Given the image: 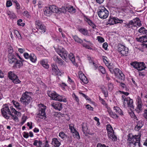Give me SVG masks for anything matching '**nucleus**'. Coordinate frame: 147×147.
<instances>
[{
    "mask_svg": "<svg viewBox=\"0 0 147 147\" xmlns=\"http://www.w3.org/2000/svg\"><path fill=\"white\" fill-rule=\"evenodd\" d=\"M66 7H62L59 9V13H65L66 12Z\"/></svg>",
    "mask_w": 147,
    "mask_h": 147,
    "instance_id": "obj_41",
    "label": "nucleus"
},
{
    "mask_svg": "<svg viewBox=\"0 0 147 147\" xmlns=\"http://www.w3.org/2000/svg\"><path fill=\"white\" fill-rule=\"evenodd\" d=\"M79 93L81 94L82 96L84 97L86 100L90 101L91 99L89 98L85 94L83 93H82L80 92H79Z\"/></svg>",
    "mask_w": 147,
    "mask_h": 147,
    "instance_id": "obj_48",
    "label": "nucleus"
},
{
    "mask_svg": "<svg viewBox=\"0 0 147 147\" xmlns=\"http://www.w3.org/2000/svg\"><path fill=\"white\" fill-rule=\"evenodd\" d=\"M72 96L74 100L76 101L77 102L79 103V99L74 93H73L72 94Z\"/></svg>",
    "mask_w": 147,
    "mask_h": 147,
    "instance_id": "obj_43",
    "label": "nucleus"
},
{
    "mask_svg": "<svg viewBox=\"0 0 147 147\" xmlns=\"http://www.w3.org/2000/svg\"><path fill=\"white\" fill-rule=\"evenodd\" d=\"M108 90L109 91H111L113 88V86L112 84L110 83L108 84Z\"/></svg>",
    "mask_w": 147,
    "mask_h": 147,
    "instance_id": "obj_44",
    "label": "nucleus"
},
{
    "mask_svg": "<svg viewBox=\"0 0 147 147\" xmlns=\"http://www.w3.org/2000/svg\"><path fill=\"white\" fill-rule=\"evenodd\" d=\"M23 15L24 16H26L28 18H29L30 15L28 12L27 11H24L23 13Z\"/></svg>",
    "mask_w": 147,
    "mask_h": 147,
    "instance_id": "obj_64",
    "label": "nucleus"
},
{
    "mask_svg": "<svg viewBox=\"0 0 147 147\" xmlns=\"http://www.w3.org/2000/svg\"><path fill=\"white\" fill-rule=\"evenodd\" d=\"M99 100L100 101L101 103L104 105H106V103L105 101L101 97H99Z\"/></svg>",
    "mask_w": 147,
    "mask_h": 147,
    "instance_id": "obj_59",
    "label": "nucleus"
},
{
    "mask_svg": "<svg viewBox=\"0 0 147 147\" xmlns=\"http://www.w3.org/2000/svg\"><path fill=\"white\" fill-rule=\"evenodd\" d=\"M143 126V125L142 124L141 122L139 121L138 123L137 124V126L138 127V128H141Z\"/></svg>",
    "mask_w": 147,
    "mask_h": 147,
    "instance_id": "obj_58",
    "label": "nucleus"
},
{
    "mask_svg": "<svg viewBox=\"0 0 147 147\" xmlns=\"http://www.w3.org/2000/svg\"><path fill=\"white\" fill-rule=\"evenodd\" d=\"M44 13L45 15L48 16H50L52 13L51 11L49 9V7L44 11Z\"/></svg>",
    "mask_w": 147,
    "mask_h": 147,
    "instance_id": "obj_33",
    "label": "nucleus"
},
{
    "mask_svg": "<svg viewBox=\"0 0 147 147\" xmlns=\"http://www.w3.org/2000/svg\"><path fill=\"white\" fill-rule=\"evenodd\" d=\"M79 78L84 83L86 84L88 82V80L85 75L81 71L78 73Z\"/></svg>",
    "mask_w": 147,
    "mask_h": 147,
    "instance_id": "obj_15",
    "label": "nucleus"
},
{
    "mask_svg": "<svg viewBox=\"0 0 147 147\" xmlns=\"http://www.w3.org/2000/svg\"><path fill=\"white\" fill-rule=\"evenodd\" d=\"M109 115L112 118L115 119L117 118L118 117L117 114L113 113L111 110H108Z\"/></svg>",
    "mask_w": 147,
    "mask_h": 147,
    "instance_id": "obj_27",
    "label": "nucleus"
},
{
    "mask_svg": "<svg viewBox=\"0 0 147 147\" xmlns=\"http://www.w3.org/2000/svg\"><path fill=\"white\" fill-rule=\"evenodd\" d=\"M29 59L33 63H35L36 61V57L33 53H31Z\"/></svg>",
    "mask_w": 147,
    "mask_h": 147,
    "instance_id": "obj_28",
    "label": "nucleus"
},
{
    "mask_svg": "<svg viewBox=\"0 0 147 147\" xmlns=\"http://www.w3.org/2000/svg\"><path fill=\"white\" fill-rule=\"evenodd\" d=\"M32 94L31 92L26 91L22 94L20 100L24 105L26 106L30 103L32 99L31 96Z\"/></svg>",
    "mask_w": 147,
    "mask_h": 147,
    "instance_id": "obj_3",
    "label": "nucleus"
},
{
    "mask_svg": "<svg viewBox=\"0 0 147 147\" xmlns=\"http://www.w3.org/2000/svg\"><path fill=\"white\" fill-rule=\"evenodd\" d=\"M35 24L36 26V28L38 30V28L42 25L43 24L41 21L38 20H36L35 22Z\"/></svg>",
    "mask_w": 147,
    "mask_h": 147,
    "instance_id": "obj_37",
    "label": "nucleus"
},
{
    "mask_svg": "<svg viewBox=\"0 0 147 147\" xmlns=\"http://www.w3.org/2000/svg\"><path fill=\"white\" fill-rule=\"evenodd\" d=\"M46 106L43 104L39 105L38 112L37 114V117L40 118L45 119L46 118L45 109Z\"/></svg>",
    "mask_w": 147,
    "mask_h": 147,
    "instance_id": "obj_5",
    "label": "nucleus"
},
{
    "mask_svg": "<svg viewBox=\"0 0 147 147\" xmlns=\"http://www.w3.org/2000/svg\"><path fill=\"white\" fill-rule=\"evenodd\" d=\"M98 13L99 17L101 18L104 19L109 16V12L104 7H100L98 10Z\"/></svg>",
    "mask_w": 147,
    "mask_h": 147,
    "instance_id": "obj_6",
    "label": "nucleus"
},
{
    "mask_svg": "<svg viewBox=\"0 0 147 147\" xmlns=\"http://www.w3.org/2000/svg\"><path fill=\"white\" fill-rule=\"evenodd\" d=\"M38 29L41 30V33H44L45 32L46 30L45 26H44V25H43L38 28Z\"/></svg>",
    "mask_w": 147,
    "mask_h": 147,
    "instance_id": "obj_36",
    "label": "nucleus"
},
{
    "mask_svg": "<svg viewBox=\"0 0 147 147\" xmlns=\"http://www.w3.org/2000/svg\"><path fill=\"white\" fill-rule=\"evenodd\" d=\"M129 49L124 45L119 44L118 46V51L122 56H127L128 53Z\"/></svg>",
    "mask_w": 147,
    "mask_h": 147,
    "instance_id": "obj_7",
    "label": "nucleus"
},
{
    "mask_svg": "<svg viewBox=\"0 0 147 147\" xmlns=\"http://www.w3.org/2000/svg\"><path fill=\"white\" fill-rule=\"evenodd\" d=\"M51 144L55 146V147H59L61 144L60 143L56 138H54L53 139Z\"/></svg>",
    "mask_w": 147,
    "mask_h": 147,
    "instance_id": "obj_19",
    "label": "nucleus"
},
{
    "mask_svg": "<svg viewBox=\"0 0 147 147\" xmlns=\"http://www.w3.org/2000/svg\"><path fill=\"white\" fill-rule=\"evenodd\" d=\"M40 64L46 69H48L49 67V65L47 63L46 60H42L40 61Z\"/></svg>",
    "mask_w": 147,
    "mask_h": 147,
    "instance_id": "obj_22",
    "label": "nucleus"
},
{
    "mask_svg": "<svg viewBox=\"0 0 147 147\" xmlns=\"http://www.w3.org/2000/svg\"><path fill=\"white\" fill-rule=\"evenodd\" d=\"M17 59L13 54L9 53L8 54V61L10 63L15 64Z\"/></svg>",
    "mask_w": 147,
    "mask_h": 147,
    "instance_id": "obj_13",
    "label": "nucleus"
},
{
    "mask_svg": "<svg viewBox=\"0 0 147 147\" xmlns=\"http://www.w3.org/2000/svg\"><path fill=\"white\" fill-rule=\"evenodd\" d=\"M123 102V106L125 107H128L130 109H134L133 106V101L132 99H131L129 97H127V98Z\"/></svg>",
    "mask_w": 147,
    "mask_h": 147,
    "instance_id": "obj_11",
    "label": "nucleus"
},
{
    "mask_svg": "<svg viewBox=\"0 0 147 147\" xmlns=\"http://www.w3.org/2000/svg\"><path fill=\"white\" fill-rule=\"evenodd\" d=\"M49 9L51 11L52 13H59V9L55 5H51L49 7Z\"/></svg>",
    "mask_w": 147,
    "mask_h": 147,
    "instance_id": "obj_18",
    "label": "nucleus"
},
{
    "mask_svg": "<svg viewBox=\"0 0 147 147\" xmlns=\"http://www.w3.org/2000/svg\"><path fill=\"white\" fill-rule=\"evenodd\" d=\"M143 103H139L137 104V107L136 109V111L138 113L142 111V110Z\"/></svg>",
    "mask_w": 147,
    "mask_h": 147,
    "instance_id": "obj_26",
    "label": "nucleus"
},
{
    "mask_svg": "<svg viewBox=\"0 0 147 147\" xmlns=\"http://www.w3.org/2000/svg\"><path fill=\"white\" fill-rule=\"evenodd\" d=\"M144 117L147 120V110L145 109L144 111V113L143 114Z\"/></svg>",
    "mask_w": 147,
    "mask_h": 147,
    "instance_id": "obj_61",
    "label": "nucleus"
},
{
    "mask_svg": "<svg viewBox=\"0 0 147 147\" xmlns=\"http://www.w3.org/2000/svg\"><path fill=\"white\" fill-rule=\"evenodd\" d=\"M107 130L108 136H110L111 135H112L114 134L113 129H107Z\"/></svg>",
    "mask_w": 147,
    "mask_h": 147,
    "instance_id": "obj_45",
    "label": "nucleus"
},
{
    "mask_svg": "<svg viewBox=\"0 0 147 147\" xmlns=\"http://www.w3.org/2000/svg\"><path fill=\"white\" fill-rule=\"evenodd\" d=\"M68 56L69 59L73 63H75L74 56L73 53H70L69 55Z\"/></svg>",
    "mask_w": 147,
    "mask_h": 147,
    "instance_id": "obj_34",
    "label": "nucleus"
},
{
    "mask_svg": "<svg viewBox=\"0 0 147 147\" xmlns=\"http://www.w3.org/2000/svg\"><path fill=\"white\" fill-rule=\"evenodd\" d=\"M14 32L15 34L18 38H21V35L20 34L18 31L17 30H15Z\"/></svg>",
    "mask_w": 147,
    "mask_h": 147,
    "instance_id": "obj_53",
    "label": "nucleus"
},
{
    "mask_svg": "<svg viewBox=\"0 0 147 147\" xmlns=\"http://www.w3.org/2000/svg\"><path fill=\"white\" fill-rule=\"evenodd\" d=\"M12 82L14 84H17L21 82V81L19 80L17 76H16V78H15L12 80Z\"/></svg>",
    "mask_w": 147,
    "mask_h": 147,
    "instance_id": "obj_40",
    "label": "nucleus"
},
{
    "mask_svg": "<svg viewBox=\"0 0 147 147\" xmlns=\"http://www.w3.org/2000/svg\"><path fill=\"white\" fill-rule=\"evenodd\" d=\"M25 61L24 60H23L21 61H19V60H17V61H16V62L15 64L16 65H17L18 64H19L20 65H22L23 63L22 62L24 61Z\"/></svg>",
    "mask_w": 147,
    "mask_h": 147,
    "instance_id": "obj_52",
    "label": "nucleus"
},
{
    "mask_svg": "<svg viewBox=\"0 0 147 147\" xmlns=\"http://www.w3.org/2000/svg\"><path fill=\"white\" fill-rule=\"evenodd\" d=\"M111 73H114L115 76L120 80L123 81L125 79V76L124 74L122 73L121 71L117 68H115L113 70L112 72H111Z\"/></svg>",
    "mask_w": 147,
    "mask_h": 147,
    "instance_id": "obj_9",
    "label": "nucleus"
},
{
    "mask_svg": "<svg viewBox=\"0 0 147 147\" xmlns=\"http://www.w3.org/2000/svg\"><path fill=\"white\" fill-rule=\"evenodd\" d=\"M54 60L56 63L60 65L61 66L65 65V62L58 56H55L54 57Z\"/></svg>",
    "mask_w": 147,
    "mask_h": 147,
    "instance_id": "obj_16",
    "label": "nucleus"
},
{
    "mask_svg": "<svg viewBox=\"0 0 147 147\" xmlns=\"http://www.w3.org/2000/svg\"><path fill=\"white\" fill-rule=\"evenodd\" d=\"M56 52L63 59H67L68 53L64 49H58L56 50Z\"/></svg>",
    "mask_w": 147,
    "mask_h": 147,
    "instance_id": "obj_10",
    "label": "nucleus"
},
{
    "mask_svg": "<svg viewBox=\"0 0 147 147\" xmlns=\"http://www.w3.org/2000/svg\"><path fill=\"white\" fill-rule=\"evenodd\" d=\"M48 96L53 100H57L59 102H66L67 100L63 96H60L56 92H49L47 93Z\"/></svg>",
    "mask_w": 147,
    "mask_h": 147,
    "instance_id": "obj_4",
    "label": "nucleus"
},
{
    "mask_svg": "<svg viewBox=\"0 0 147 147\" xmlns=\"http://www.w3.org/2000/svg\"><path fill=\"white\" fill-rule=\"evenodd\" d=\"M51 105L54 109L59 111H60L62 109V104L59 102H53L51 103Z\"/></svg>",
    "mask_w": 147,
    "mask_h": 147,
    "instance_id": "obj_14",
    "label": "nucleus"
},
{
    "mask_svg": "<svg viewBox=\"0 0 147 147\" xmlns=\"http://www.w3.org/2000/svg\"><path fill=\"white\" fill-rule=\"evenodd\" d=\"M24 56L25 58L26 59H28L29 58L30 55H29L28 53H25L24 54Z\"/></svg>",
    "mask_w": 147,
    "mask_h": 147,
    "instance_id": "obj_62",
    "label": "nucleus"
},
{
    "mask_svg": "<svg viewBox=\"0 0 147 147\" xmlns=\"http://www.w3.org/2000/svg\"><path fill=\"white\" fill-rule=\"evenodd\" d=\"M123 22V20H120L115 18H110L107 22L108 24L111 25L117 23H121Z\"/></svg>",
    "mask_w": 147,
    "mask_h": 147,
    "instance_id": "obj_12",
    "label": "nucleus"
},
{
    "mask_svg": "<svg viewBox=\"0 0 147 147\" xmlns=\"http://www.w3.org/2000/svg\"><path fill=\"white\" fill-rule=\"evenodd\" d=\"M128 145L130 146L135 147L136 146H140V136L139 135L133 136L131 134L127 135Z\"/></svg>",
    "mask_w": 147,
    "mask_h": 147,
    "instance_id": "obj_2",
    "label": "nucleus"
},
{
    "mask_svg": "<svg viewBox=\"0 0 147 147\" xmlns=\"http://www.w3.org/2000/svg\"><path fill=\"white\" fill-rule=\"evenodd\" d=\"M108 136L113 140L115 141L117 140V137L114 135V134L112 135H111L110 136Z\"/></svg>",
    "mask_w": 147,
    "mask_h": 147,
    "instance_id": "obj_50",
    "label": "nucleus"
},
{
    "mask_svg": "<svg viewBox=\"0 0 147 147\" xmlns=\"http://www.w3.org/2000/svg\"><path fill=\"white\" fill-rule=\"evenodd\" d=\"M79 31L83 34L85 35L88 34V30L86 29L81 28L79 29Z\"/></svg>",
    "mask_w": 147,
    "mask_h": 147,
    "instance_id": "obj_35",
    "label": "nucleus"
},
{
    "mask_svg": "<svg viewBox=\"0 0 147 147\" xmlns=\"http://www.w3.org/2000/svg\"><path fill=\"white\" fill-rule=\"evenodd\" d=\"M98 69L102 74H105L106 72L105 70L103 67L100 66L98 67Z\"/></svg>",
    "mask_w": 147,
    "mask_h": 147,
    "instance_id": "obj_42",
    "label": "nucleus"
},
{
    "mask_svg": "<svg viewBox=\"0 0 147 147\" xmlns=\"http://www.w3.org/2000/svg\"><path fill=\"white\" fill-rule=\"evenodd\" d=\"M49 145L48 144V141L46 140L45 142L42 143L41 141H39V146L37 147H49Z\"/></svg>",
    "mask_w": 147,
    "mask_h": 147,
    "instance_id": "obj_20",
    "label": "nucleus"
},
{
    "mask_svg": "<svg viewBox=\"0 0 147 147\" xmlns=\"http://www.w3.org/2000/svg\"><path fill=\"white\" fill-rule=\"evenodd\" d=\"M97 39L98 41L100 42H104V39L100 36H98L97 37Z\"/></svg>",
    "mask_w": 147,
    "mask_h": 147,
    "instance_id": "obj_51",
    "label": "nucleus"
},
{
    "mask_svg": "<svg viewBox=\"0 0 147 147\" xmlns=\"http://www.w3.org/2000/svg\"><path fill=\"white\" fill-rule=\"evenodd\" d=\"M23 137L26 138H28L29 137V133H28L24 132L23 134Z\"/></svg>",
    "mask_w": 147,
    "mask_h": 147,
    "instance_id": "obj_60",
    "label": "nucleus"
},
{
    "mask_svg": "<svg viewBox=\"0 0 147 147\" xmlns=\"http://www.w3.org/2000/svg\"><path fill=\"white\" fill-rule=\"evenodd\" d=\"M12 102L15 106V107L19 110H22V106L20 105V104L18 102L13 100Z\"/></svg>",
    "mask_w": 147,
    "mask_h": 147,
    "instance_id": "obj_21",
    "label": "nucleus"
},
{
    "mask_svg": "<svg viewBox=\"0 0 147 147\" xmlns=\"http://www.w3.org/2000/svg\"><path fill=\"white\" fill-rule=\"evenodd\" d=\"M51 67L52 71L55 72V75H58L60 73V71L56 65L54 64H52Z\"/></svg>",
    "mask_w": 147,
    "mask_h": 147,
    "instance_id": "obj_17",
    "label": "nucleus"
},
{
    "mask_svg": "<svg viewBox=\"0 0 147 147\" xmlns=\"http://www.w3.org/2000/svg\"><path fill=\"white\" fill-rule=\"evenodd\" d=\"M107 66L108 68L109 69L110 71L112 72L113 70L115 68L114 65L112 63H110L109 64L108 63Z\"/></svg>",
    "mask_w": 147,
    "mask_h": 147,
    "instance_id": "obj_31",
    "label": "nucleus"
},
{
    "mask_svg": "<svg viewBox=\"0 0 147 147\" xmlns=\"http://www.w3.org/2000/svg\"><path fill=\"white\" fill-rule=\"evenodd\" d=\"M3 108L1 109V112L4 117L8 119L9 118V115H11V112L14 113L15 115L20 116V113L17 111L12 106L10 107L7 104L3 105Z\"/></svg>",
    "mask_w": 147,
    "mask_h": 147,
    "instance_id": "obj_1",
    "label": "nucleus"
},
{
    "mask_svg": "<svg viewBox=\"0 0 147 147\" xmlns=\"http://www.w3.org/2000/svg\"><path fill=\"white\" fill-rule=\"evenodd\" d=\"M86 109L89 110L93 111V108L89 105H87L86 106Z\"/></svg>",
    "mask_w": 147,
    "mask_h": 147,
    "instance_id": "obj_55",
    "label": "nucleus"
},
{
    "mask_svg": "<svg viewBox=\"0 0 147 147\" xmlns=\"http://www.w3.org/2000/svg\"><path fill=\"white\" fill-rule=\"evenodd\" d=\"M145 29L144 27H142L138 31L140 33L143 34Z\"/></svg>",
    "mask_w": 147,
    "mask_h": 147,
    "instance_id": "obj_56",
    "label": "nucleus"
},
{
    "mask_svg": "<svg viewBox=\"0 0 147 147\" xmlns=\"http://www.w3.org/2000/svg\"><path fill=\"white\" fill-rule=\"evenodd\" d=\"M8 77L9 78L12 80L15 78H16V75H15L14 73L11 71H10L8 72Z\"/></svg>",
    "mask_w": 147,
    "mask_h": 147,
    "instance_id": "obj_24",
    "label": "nucleus"
},
{
    "mask_svg": "<svg viewBox=\"0 0 147 147\" xmlns=\"http://www.w3.org/2000/svg\"><path fill=\"white\" fill-rule=\"evenodd\" d=\"M144 36H142L140 37L139 38H136V40L138 41V42H143V39L144 38Z\"/></svg>",
    "mask_w": 147,
    "mask_h": 147,
    "instance_id": "obj_49",
    "label": "nucleus"
},
{
    "mask_svg": "<svg viewBox=\"0 0 147 147\" xmlns=\"http://www.w3.org/2000/svg\"><path fill=\"white\" fill-rule=\"evenodd\" d=\"M66 135L63 132H61L59 133V136L62 139Z\"/></svg>",
    "mask_w": 147,
    "mask_h": 147,
    "instance_id": "obj_54",
    "label": "nucleus"
},
{
    "mask_svg": "<svg viewBox=\"0 0 147 147\" xmlns=\"http://www.w3.org/2000/svg\"><path fill=\"white\" fill-rule=\"evenodd\" d=\"M73 37L75 41L78 43H82L83 42V40L79 38L77 36L74 35L73 36Z\"/></svg>",
    "mask_w": 147,
    "mask_h": 147,
    "instance_id": "obj_29",
    "label": "nucleus"
},
{
    "mask_svg": "<svg viewBox=\"0 0 147 147\" xmlns=\"http://www.w3.org/2000/svg\"><path fill=\"white\" fill-rule=\"evenodd\" d=\"M7 13L11 19H13L16 17L15 15L13 13H11L10 11L8 12Z\"/></svg>",
    "mask_w": 147,
    "mask_h": 147,
    "instance_id": "obj_47",
    "label": "nucleus"
},
{
    "mask_svg": "<svg viewBox=\"0 0 147 147\" xmlns=\"http://www.w3.org/2000/svg\"><path fill=\"white\" fill-rule=\"evenodd\" d=\"M71 131L73 134V136L76 137L78 138H80V136L78 132L77 131L76 129H70Z\"/></svg>",
    "mask_w": 147,
    "mask_h": 147,
    "instance_id": "obj_25",
    "label": "nucleus"
},
{
    "mask_svg": "<svg viewBox=\"0 0 147 147\" xmlns=\"http://www.w3.org/2000/svg\"><path fill=\"white\" fill-rule=\"evenodd\" d=\"M22 21L21 19H19L17 21V24L18 26H24L25 24L24 23H22Z\"/></svg>",
    "mask_w": 147,
    "mask_h": 147,
    "instance_id": "obj_46",
    "label": "nucleus"
},
{
    "mask_svg": "<svg viewBox=\"0 0 147 147\" xmlns=\"http://www.w3.org/2000/svg\"><path fill=\"white\" fill-rule=\"evenodd\" d=\"M134 22L133 21H132V20H131L128 23L126 24V26L127 27L129 28L132 27L133 26H134V25H134Z\"/></svg>",
    "mask_w": 147,
    "mask_h": 147,
    "instance_id": "obj_38",
    "label": "nucleus"
},
{
    "mask_svg": "<svg viewBox=\"0 0 147 147\" xmlns=\"http://www.w3.org/2000/svg\"><path fill=\"white\" fill-rule=\"evenodd\" d=\"M66 8L68 9L69 12L72 13L75 12V9L73 8V6H69L68 7H66Z\"/></svg>",
    "mask_w": 147,
    "mask_h": 147,
    "instance_id": "obj_39",
    "label": "nucleus"
},
{
    "mask_svg": "<svg viewBox=\"0 0 147 147\" xmlns=\"http://www.w3.org/2000/svg\"><path fill=\"white\" fill-rule=\"evenodd\" d=\"M113 109L117 114H119L121 115H123L122 111L119 107L117 106L114 107Z\"/></svg>",
    "mask_w": 147,
    "mask_h": 147,
    "instance_id": "obj_23",
    "label": "nucleus"
},
{
    "mask_svg": "<svg viewBox=\"0 0 147 147\" xmlns=\"http://www.w3.org/2000/svg\"><path fill=\"white\" fill-rule=\"evenodd\" d=\"M137 104L142 103L141 99L140 97L139 96H138L137 97Z\"/></svg>",
    "mask_w": 147,
    "mask_h": 147,
    "instance_id": "obj_63",
    "label": "nucleus"
},
{
    "mask_svg": "<svg viewBox=\"0 0 147 147\" xmlns=\"http://www.w3.org/2000/svg\"><path fill=\"white\" fill-rule=\"evenodd\" d=\"M131 65L138 71L144 70L146 68V65L143 62L139 63L134 62L131 63Z\"/></svg>",
    "mask_w": 147,
    "mask_h": 147,
    "instance_id": "obj_8",
    "label": "nucleus"
},
{
    "mask_svg": "<svg viewBox=\"0 0 147 147\" xmlns=\"http://www.w3.org/2000/svg\"><path fill=\"white\" fill-rule=\"evenodd\" d=\"M102 92L104 94V96L105 97L107 96L108 95V93L106 88L104 86H103L101 88Z\"/></svg>",
    "mask_w": 147,
    "mask_h": 147,
    "instance_id": "obj_32",
    "label": "nucleus"
},
{
    "mask_svg": "<svg viewBox=\"0 0 147 147\" xmlns=\"http://www.w3.org/2000/svg\"><path fill=\"white\" fill-rule=\"evenodd\" d=\"M86 21L88 22V24L91 26L93 28H94L96 27V26L95 25L94 23L92 22L90 19L88 18H86Z\"/></svg>",
    "mask_w": 147,
    "mask_h": 147,
    "instance_id": "obj_30",
    "label": "nucleus"
},
{
    "mask_svg": "<svg viewBox=\"0 0 147 147\" xmlns=\"http://www.w3.org/2000/svg\"><path fill=\"white\" fill-rule=\"evenodd\" d=\"M12 5V3L11 1L10 0L7 1L6 3V6L9 7L11 6Z\"/></svg>",
    "mask_w": 147,
    "mask_h": 147,
    "instance_id": "obj_57",
    "label": "nucleus"
}]
</instances>
